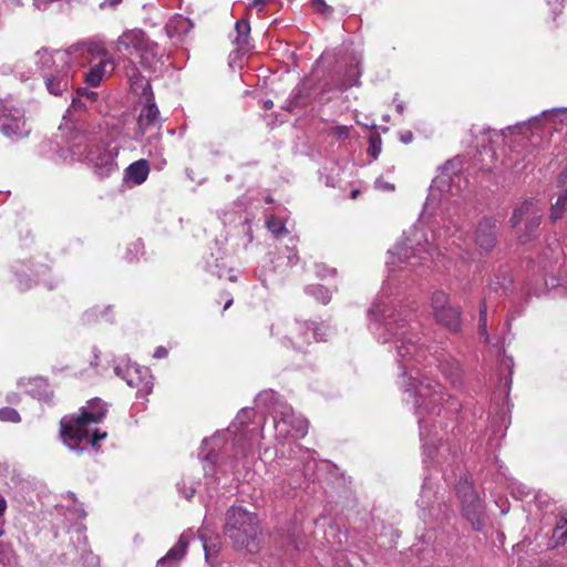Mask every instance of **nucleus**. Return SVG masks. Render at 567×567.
I'll use <instances>...</instances> for the list:
<instances>
[{
  "label": "nucleus",
  "mask_w": 567,
  "mask_h": 567,
  "mask_svg": "<svg viewBox=\"0 0 567 567\" xmlns=\"http://www.w3.org/2000/svg\"><path fill=\"white\" fill-rule=\"evenodd\" d=\"M259 530L257 516L243 506H231L226 512L224 534L237 548H248Z\"/></svg>",
  "instance_id": "1a4fd4ad"
},
{
  "label": "nucleus",
  "mask_w": 567,
  "mask_h": 567,
  "mask_svg": "<svg viewBox=\"0 0 567 567\" xmlns=\"http://www.w3.org/2000/svg\"><path fill=\"white\" fill-rule=\"evenodd\" d=\"M254 409L244 408L225 431L216 432L202 442L199 458L204 471V487L212 496L219 486H230L245 477L250 467V453L262 439L259 423L250 426Z\"/></svg>",
  "instance_id": "f03ea898"
},
{
  "label": "nucleus",
  "mask_w": 567,
  "mask_h": 567,
  "mask_svg": "<svg viewBox=\"0 0 567 567\" xmlns=\"http://www.w3.org/2000/svg\"><path fill=\"white\" fill-rule=\"evenodd\" d=\"M91 105L83 101L82 97L74 95L72 102L63 115L59 130L66 142L74 141L83 136L96 126L86 117V111Z\"/></svg>",
  "instance_id": "4468645a"
},
{
  "label": "nucleus",
  "mask_w": 567,
  "mask_h": 567,
  "mask_svg": "<svg viewBox=\"0 0 567 567\" xmlns=\"http://www.w3.org/2000/svg\"><path fill=\"white\" fill-rule=\"evenodd\" d=\"M276 440L284 445L285 441L298 440L308 433V421L297 415L285 402L276 401L272 406Z\"/></svg>",
  "instance_id": "9b49d317"
},
{
  "label": "nucleus",
  "mask_w": 567,
  "mask_h": 567,
  "mask_svg": "<svg viewBox=\"0 0 567 567\" xmlns=\"http://www.w3.org/2000/svg\"><path fill=\"white\" fill-rule=\"evenodd\" d=\"M542 213V207L533 199L525 200L514 209L511 225L514 229H517L520 243H527L532 239L540 225Z\"/></svg>",
  "instance_id": "2eb2a0df"
},
{
  "label": "nucleus",
  "mask_w": 567,
  "mask_h": 567,
  "mask_svg": "<svg viewBox=\"0 0 567 567\" xmlns=\"http://www.w3.org/2000/svg\"><path fill=\"white\" fill-rule=\"evenodd\" d=\"M553 536L558 540L563 542L567 537V519H564L561 524L557 525L554 529Z\"/></svg>",
  "instance_id": "09e8293b"
},
{
  "label": "nucleus",
  "mask_w": 567,
  "mask_h": 567,
  "mask_svg": "<svg viewBox=\"0 0 567 567\" xmlns=\"http://www.w3.org/2000/svg\"><path fill=\"white\" fill-rule=\"evenodd\" d=\"M351 131V126L347 125H337L332 126L328 130V135L334 137L339 141H344L349 137Z\"/></svg>",
  "instance_id": "a19ab883"
},
{
  "label": "nucleus",
  "mask_w": 567,
  "mask_h": 567,
  "mask_svg": "<svg viewBox=\"0 0 567 567\" xmlns=\"http://www.w3.org/2000/svg\"><path fill=\"white\" fill-rule=\"evenodd\" d=\"M567 208V189L563 190L556 203L551 206L550 218L553 220L559 219Z\"/></svg>",
  "instance_id": "e433bc0d"
},
{
  "label": "nucleus",
  "mask_w": 567,
  "mask_h": 567,
  "mask_svg": "<svg viewBox=\"0 0 567 567\" xmlns=\"http://www.w3.org/2000/svg\"><path fill=\"white\" fill-rule=\"evenodd\" d=\"M197 484L198 482H196L192 476H184L177 484L178 493L185 498L189 499L195 495L197 491Z\"/></svg>",
  "instance_id": "c9c22d12"
},
{
  "label": "nucleus",
  "mask_w": 567,
  "mask_h": 567,
  "mask_svg": "<svg viewBox=\"0 0 567 567\" xmlns=\"http://www.w3.org/2000/svg\"><path fill=\"white\" fill-rule=\"evenodd\" d=\"M233 305V299H228L224 306V310L228 309Z\"/></svg>",
  "instance_id": "774afa93"
},
{
  "label": "nucleus",
  "mask_w": 567,
  "mask_h": 567,
  "mask_svg": "<svg viewBox=\"0 0 567 567\" xmlns=\"http://www.w3.org/2000/svg\"><path fill=\"white\" fill-rule=\"evenodd\" d=\"M478 333L482 338H484L486 343L489 341L487 331V305L485 300H483L480 306Z\"/></svg>",
  "instance_id": "4c0bfd02"
},
{
  "label": "nucleus",
  "mask_w": 567,
  "mask_h": 567,
  "mask_svg": "<svg viewBox=\"0 0 567 567\" xmlns=\"http://www.w3.org/2000/svg\"><path fill=\"white\" fill-rule=\"evenodd\" d=\"M6 509H7V501L3 496H0V517L3 516Z\"/></svg>",
  "instance_id": "052dcab7"
},
{
  "label": "nucleus",
  "mask_w": 567,
  "mask_h": 567,
  "mask_svg": "<svg viewBox=\"0 0 567 567\" xmlns=\"http://www.w3.org/2000/svg\"><path fill=\"white\" fill-rule=\"evenodd\" d=\"M567 109L566 107H555L551 110H545L542 112L540 116L545 120H554L559 118L560 122L564 121V115L566 114Z\"/></svg>",
  "instance_id": "37998d69"
},
{
  "label": "nucleus",
  "mask_w": 567,
  "mask_h": 567,
  "mask_svg": "<svg viewBox=\"0 0 567 567\" xmlns=\"http://www.w3.org/2000/svg\"><path fill=\"white\" fill-rule=\"evenodd\" d=\"M137 56L141 66L150 72L161 71L165 63L164 50H162L155 41L148 43Z\"/></svg>",
  "instance_id": "393cba45"
},
{
  "label": "nucleus",
  "mask_w": 567,
  "mask_h": 567,
  "mask_svg": "<svg viewBox=\"0 0 567 567\" xmlns=\"http://www.w3.org/2000/svg\"><path fill=\"white\" fill-rule=\"evenodd\" d=\"M396 111L399 114H403L404 112V104L402 102L396 104Z\"/></svg>",
  "instance_id": "69168bd1"
},
{
  "label": "nucleus",
  "mask_w": 567,
  "mask_h": 567,
  "mask_svg": "<svg viewBox=\"0 0 567 567\" xmlns=\"http://www.w3.org/2000/svg\"><path fill=\"white\" fill-rule=\"evenodd\" d=\"M546 3L551 8L554 18H556L564 8V0H545Z\"/></svg>",
  "instance_id": "3c124183"
},
{
  "label": "nucleus",
  "mask_w": 567,
  "mask_h": 567,
  "mask_svg": "<svg viewBox=\"0 0 567 567\" xmlns=\"http://www.w3.org/2000/svg\"><path fill=\"white\" fill-rule=\"evenodd\" d=\"M68 143L72 155L89 163L100 177H109L118 169L120 147L103 141L101 126H92L90 132Z\"/></svg>",
  "instance_id": "20e7f679"
},
{
  "label": "nucleus",
  "mask_w": 567,
  "mask_h": 567,
  "mask_svg": "<svg viewBox=\"0 0 567 567\" xmlns=\"http://www.w3.org/2000/svg\"><path fill=\"white\" fill-rule=\"evenodd\" d=\"M274 396V393L272 392H265V393H261L259 395V400H262L264 398H272Z\"/></svg>",
  "instance_id": "338daca9"
},
{
  "label": "nucleus",
  "mask_w": 567,
  "mask_h": 567,
  "mask_svg": "<svg viewBox=\"0 0 567 567\" xmlns=\"http://www.w3.org/2000/svg\"><path fill=\"white\" fill-rule=\"evenodd\" d=\"M420 540H422L423 543H426V544H430L432 542V535L429 534V535H422L420 537Z\"/></svg>",
  "instance_id": "680f3d73"
},
{
  "label": "nucleus",
  "mask_w": 567,
  "mask_h": 567,
  "mask_svg": "<svg viewBox=\"0 0 567 567\" xmlns=\"http://www.w3.org/2000/svg\"><path fill=\"white\" fill-rule=\"evenodd\" d=\"M192 27L193 24L189 19L178 14L168 20L165 25V31L169 39L182 41Z\"/></svg>",
  "instance_id": "a878e982"
},
{
  "label": "nucleus",
  "mask_w": 567,
  "mask_h": 567,
  "mask_svg": "<svg viewBox=\"0 0 567 567\" xmlns=\"http://www.w3.org/2000/svg\"><path fill=\"white\" fill-rule=\"evenodd\" d=\"M330 333L331 329L324 322L295 320L288 324V333L282 336V342L295 350L303 351L312 340L326 341Z\"/></svg>",
  "instance_id": "f8f14e48"
},
{
  "label": "nucleus",
  "mask_w": 567,
  "mask_h": 567,
  "mask_svg": "<svg viewBox=\"0 0 567 567\" xmlns=\"http://www.w3.org/2000/svg\"><path fill=\"white\" fill-rule=\"evenodd\" d=\"M266 226L268 230L277 238L288 231L284 221L275 217L267 218Z\"/></svg>",
  "instance_id": "58836bf2"
},
{
  "label": "nucleus",
  "mask_w": 567,
  "mask_h": 567,
  "mask_svg": "<svg viewBox=\"0 0 567 567\" xmlns=\"http://www.w3.org/2000/svg\"><path fill=\"white\" fill-rule=\"evenodd\" d=\"M168 354V351L165 347H157L154 352V358L164 359Z\"/></svg>",
  "instance_id": "6e6d98bb"
},
{
  "label": "nucleus",
  "mask_w": 567,
  "mask_h": 567,
  "mask_svg": "<svg viewBox=\"0 0 567 567\" xmlns=\"http://www.w3.org/2000/svg\"><path fill=\"white\" fill-rule=\"evenodd\" d=\"M38 61L48 92L59 96L72 85L74 65L69 53L62 50L41 49L37 52Z\"/></svg>",
  "instance_id": "0eeeda50"
},
{
  "label": "nucleus",
  "mask_w": 567,
  "mask_h": 567,
  "mask_svg": "<svg viewBox=\"0 0 567 567\" xmlns=\"http://www.w3.org/2000/svg\"><path fill=\"white\" fill-rule=\"evenodd\" d=\"M416 505L420 511V516L424 520L427 518L435 520L443 519L450 512V505L443 501V496L439 495L435 483L427 476L422 484Z\"/></svg>",
  "instance_id": "dca6fc26"
},
{
  "label": "nucleus",
  "mask_w": 567,
  "mask_h": 567,
  "mask_svg": "<svg viewBox=\"0 0 567 567\" xmlns=\"http://www.w3.org/2000/svg\"><path fill=\"white\" fill-rule=\"evenodd\" d=\"M311 6L316 12L326 17L331 16L333 12L332 7L328 6L324 0H311Z\"/></svg>",
  "instance_id": "a18cd8bd"
},
{
  "label": "nucleus",
  "mask_w": 567,
  "mask_h": 567,
  "mask_svg": "<svg viewBox=\"0 0 567 567\" xmlns=\"http://www.w3.org/2000/svg\"><path fill=\"white\" fill-rule=\"evenodd\" d=\"M361 59L353 56L348 65L343 80L339 84L340 91H346L347 89L359 85V79L361 76L360 70Z\"/></svg>",
  "instance_id": "cd10ccee"
},
{
  "label": "nucleus",
  "mask_w": 567,
  "mask_h": 567,
  "mask_svg": "<svg viewBox=\"0 0 567 567\" xmlns=\"http://www.w3.org/2000/svg\"><path fill=\"white\" fill-rule=\"evenodd\" d=\"M235 38L233 43L240 49H247L250 40V23L246 19L238 20L235 23Z\"/></svg>",
  "instance_id": "7c9ffc66"
},
{
  "label": "nucleus",
  "mask_w": 567,
  "mask_h": 567,
  "mask_svg": "<svg viewBox=\"0 0 567 567\" xmlns=\"http://www.w3.org/2000/svg\"><path fill=\"white\" fill-rule=\"evenodd\" d=\"M63 51L69 53V60L72 61L74 66H85L99 60L85 74V83L91 86L100 85L103 78L115 69L114 59L107 51L104 42L99 38L79 41Z\"/></svg>",
  "instance_id": "423d86ee"
},
{
  "label": "nucleus",
  "mask_w": 567,
  "mask_h": 567,
  "mask_svg": "<svg viewBox=\"0 0 567 567\" xmlns=\"http://www.w3.org/2000/svg\"><path fill=\"white\" fill-rule=\"evenodd\" d=\"M316 274L319 278H327V277H333L337 274V270L334 268H329L328 266L323 264L316 265Z\"/></svg>",
  "instance_id": "de8ad7c7"
},
{
  "label": "nucleus",
  "mask_w": 567,
  "mask_h": 567,
  "mask_svg": "<svg viewBox=\"0 0 567 567\" xmlns=\"http://www.w3.org/2000/svg\"><path fill=\"white\" fill-rule=\"evenodd\" d=\"M272 105H274V103H272V101H271V100H266V101L264 102V109H265V110H270V109L272 107Z\"/></svg>",
  "instance_id": "0e129e2a"
},
{
  "label": "nucleus",
  "mask_w": 567,
  "mask_h": 567,
  "mask_svg": "<svg viewBox=\"0 0 567 567\" xmlns=\"http://www.w3.org/2000/svg\"><path fill=\"white\" fill-rule=\"evenodd\" d=\"M207 271L212 275H215L218 278H226L229 281H236L237 275L233 269H226L225 265H220L218 262V259H215L214 262L207 261L206 262Z\"/></svg>",
  "instance_id": "72a5a7b5"
},
{
  "label": "nucleus",
  "mask_w": 567,
  "mask_h": 567,
  "mask_svg": "<svg viewBox=\"0 0 567 567\" xmlns=\"http://www.w3.org/2000/svg\"><path fill=\"white\" fill-rule=\"evenodd\" d=\"M367 317L377 341L390 344L394 351L404 401L412 405L417 417L423 462L441 466L446 482L460 472L456 494L462 514L474 530H482L486 520L484 504L472 482L462 476L463 442L457 426L462 405L441 383L422 372L435 365L453 388H460L463 378L460 362L421 342L412 326L413 302L406 301L398 287H382Z\"/></svg>",
  "instance_id": "f257e3e1"
},
{
  "label": "nucleus",
  "mask_w": 567,
  "mask_h": 567,
  "mask_svg": "<svg viewBox=\"0 0 567 567\" xmlns=\"http://www.w3.org/2000/svg\"><path fill=\"white\" fill-rule=\"evenodd\" d=\"M412 140H413V134L411 132H406L405 134H403L401 136V142L404 143V144L411 143Z\"/></svg>",
  "instance_id": "bf43d9fd"
},
{
  "label": "nucleus",
  "mask_w": 567,
  "mask_h": 567,
  "mask_svg": "<svg viewBox=\"0 0 567 567\" xmlns=\"http://www.w3.org/2000/svg\"><path fill=\"white\" fill-rule=\"evenodd\" d=\"M150 174V165L146 159H138L125 169V179L134 185L143 184Z\"/></svg>",
  "instance_id": "bb28decb"
},
{
  "label": "nucleus",
  "mask_w": 567,
  "mask_h": 567,
  "mask_svg": "<svg viewBox=\"0 0 567 567\" xmlns=\"http://www.w3.org/2000/svg\"><path fill=\"white\" fill-rule=\"evenodd\" d=\"M209 516H210L209 509H207V516L205 517L204 525H203L202 529L199 530V538L203 543V547L205 550V558L207 561H209V558L213 554H216L218 551V546L215 543L208 544V538H207L206 532H208L210 529V526L213 525V523L210 522L212 518Z\"/></svg>",
  "instance_id": "473e14b6"
},
{
  "label": "nucleus",
  "mask_w": 567,
  "mask_h": 567,
  "mask_svg": "<svg viewBox=\"0 0 567 567\" xmlns=\"http://www.w3.org/2000/svg\"><path fill=\"white\" fill-rule=\"evenodd\" d=\"M496 220L483 218L475 229L474 243L481 251L488 252L496 245Z\"/></svg>",
  "instance_id": "5701e85b"
},
{
  "label": "nucleus",
  "mask_w": 567,
  "mask_h": 567,
  "mask_svg": "<svg viewBox=\"0 0 567 567\" xmlns=\"http://www.w3.org/2000/svg\"><path fill=\"white\" fill-rule=\"evenodd\" d=\"M501 365H502L504 369H507V370H508V372H509V374H512L513 367H514L513 358H511V357H504V358L502 359Z\"/></svg>",
  "instance_id": "5fc2aeb1"
},
{
  "label": "nucleus",
  "mask_w": 567,
  "mask_h": 567,
  "mask_svg": "<svg viewBox=\"0 0 567 567\" xmlns=\"http://www.w3.org/2000/svg\"><path fill=\"white\" fill-rule=\"evenodd\" d=\"M114 373L124 380L128 386L135 388L138 396H146L153 390V377L145 367H140L130 361H121L114 367Z\"/></svg>",
  "instance_id": "a211bd4d"
},
{
  "label": "nucleus",
  "mask_w": 567,
  "mask_h": 567,
  "mask_svg": "<svg viewBox=\"0 0 567 567\" xmlns=\"http://www.w3.org/2000/svg\"><path fill=\"white\" fill-rule=\"evenodd\" d=\"M453 224V229L450 225H445L444 229L432 233V239L435 241L436 248H444L452 255H455L463 260L465 257L462 255L463 245L465 244L464 231L453 220L444 219V224Z\"/></svg>",
  "instance_id": "aec40b11"
},
{
  "label": "nucleus",
  "mask_w": 567,
  "mask_h": 567,
  "mask_svg": "<svg viewBox=\"0 0 567 567\" xmlns=\"http://www.w3.org/2000/svg\"><path fill=\"white\" fill-rule=\"evenodd\" d=\"M433 259L434 249L431 247L427 235L421 226L415 225L402 241L389 250L386 267L390 271L405 269L416 271L421 266L430 267Z\"/></svg>",
  "instance_id": "39448f33"
},
{
  "label": "nucleus",
  "mask_w": 567,
  "mask_h": 567,
  "mask_svg": "<svg viewBox=\"0 0 567 567\" xmlns=\"http://www.w3.org/2000/svg\"><path fill=\"white\" fill-rule=\"evenodd\" d=\"M287 259H288V265L295 266L297 264V261H298L297 252H295L292 250H289V252L287 255Z\"/></svg>",
  "instance_id": "4d7b16f0"
},
{
  "label": "nucleus",
  "mask_w": 567,
  "mask_h": 567,
  "mask_svg": "<svg viewBox=\"0 0 567 567\" xmlns=\"http://www.w3.org/2000/svg\"><path fill=\"white\" fill-rule=\"evenodd\" d=\"M7 400L9 403L17 404L20 402V395L16 392H11L7 395Z\"/></svg>",
  "instance_id": "13d9d810"
},
{
  "label": "nucleus",
  "mask_w": 567,
  "mask_h": 567,
  "mask_svg": "<svg viewBox=\"0 0 567 567\" xmlns=\"http://www.w3.org/2000/svg\"><path fill=\"white\" fill-rule=\"evenodd\" d=\"M306 293L313 297L318 302L327 305L331 300V291L322 285H310L306 287Z\"/></svg>",
  "instance_id": "f704fd0d"
},
{
  "label": "nucleus",
  "mask_w": 567,
  "mask_h": 567,
  "mask_svg": "<svg viewBox=\"0 0 567 567\" xmlns=\"http://www.w3.org/2000/svg\"><path fill=\"white\" fill-rule=\"evenodd\" d=\"M27 392L39 401L49 402L52 399L50 385L43 378H34L30 380Z\"/></svg>",
  "instance_id": "c85d7f7f"
},
{
  "label": "nucleus",
  "mask_w": 567,
  "mask_h": 567,
  "mask_svg": "<svg viewBox=\"0 0 567 567\" xmlns=\"http://www.w3.org/2000/svg\"><path fill=\"white\" fill-rule=\"evenodd\" d=\"M75 95L82 97L83 101L87 102L90 105H92L97 100V93L86 87H79L75 92Z\"/></svg>",
  "instance_id": "c03bdc74"
},
{
  "label": "nucleus",
  "mask_w": 567,
  "mask_h": 567,
  "mask_svg": "<svg viewBox=\"0 0 567 567\" xmlns=\"http://www.w3.org/2000/svg\"><path fill=\"white\" fill-rule=\"evenodd\" d=\"M454 167V161H447L440 167V174L433 178L430 186L422 216L433 214L436 208L446 212L451 209V198L460 193V182L462 181V176L453 171Z\"/></svg>",
  "instance_id": "6e6552de"
},
{
  "label": "nucleus",
  "mask_w": 567,
  "mask_h": 567,
  "mask_svg": "<svg viewBox=\"0 0 567 567\" xmlns=\"http://www.w3.org/2000/svg\"><path fill=\"white\" fill-rule=\"evenodd\" d=\"M153 40L141 29L125 30L114 42L117 53H124L130 50L138 55Z\"/></svg>",
  "instance_id": "4be33fe9"
},
{
  "label": "nucleus",
  "mask_w": 567,
  "mask_h": 567,
  "mask_svg": "<svg viewBox=\"0 0 567 567\" xmlns=\"http://www.w3.org/2000/svg\"><path fill=\"white\" fill-rule=\"evenodd\" d=\"M106 415L105 404L100 399H92L83 406L79 415L64 416L60 422V435L63 444L78 454L91 445L99 449V442L107 436L105 431L91 430V425L102 422Z\"/></svg>",
  "instance_id": "7ed1b4c3"
},
{
  "label": "nucleus",
  "mask_w": 567,
  "mask_h": 567,
  "mask_svg": "<svg viewBox=\"0 0 567 567\" xmlns=\"http://www.w3.org/2000/svg\"><path fill=\"white\" fill-rule=\"evenodd\" d=\"M241 228L247 237V244H250L254 239V236L251 225L247 216L244 218V221L241 223Z\"/></svg>",
  "instance_id": "603ef678"
},
{
  "label": "nucleus",
  "mask_w": 567,
  "mask_h": 567,
  "mask_svg": "<svg viewBox=\"0 0 567 567\" xmlns=\"http://www.w3.org/2000/svg\"><path fill=\"white\" fill-rule=\"evenodd\" d=\"M374 187L379 190L383 192H393L394 185L388 182H384L382 178H377L374 182Z\"/></svg>",
  "instance_id": "864d4df0"
},
{
  "label": "nucleus",
  "mask_w": 567,
  "mask_h": 567,
  "mask_svg": "<svg viewBox=\"0 0 567 567\" xmlns=\"http://www.w3.org/2000/svg\"><path fill=\"white\" fill-rule=\"evenodd\" d=\"M32 131L23 107L0 101V133L12 142L27 138Z\"/></svg>",
  "instance_id": "ddd939ff"
},
{
  "label": "nucleus",
  "mask_w": 567,
  "mask_h": 567,
  "mask_svg": "<svg viewBox=\"0 0 567 567\" xmlns=\"http://www.w3.org/2000/svg\"><path fill=\"white\" fill-rule=\"evenodd\" d=\"M138 131L141 134H145L147 131L155 130L156 133L154 136H152L147 144L144 146L146 148V152L150 156L153 155H161L162 154V146H161V140L158 131L162 127V120L159 110L154 101L153 94H150L146 97V103L141 110V113L138 115L137 120Z\"/></svg>",
  "instance_id": "f3484780"
},
{
  "label": "nucleus",
  "mask_w": 567,
  "mask_h": 567,
  "mask_svg": "<svg viewBox=\"0 0 567 567\" xmlns=\"http://www.w3.org/2000/svg\"><path fill=\"white\" fill-rule=\"evenodd\" d=\"M369 153L371 154V156L374 159L378 158L379 154L381 153V140L380 138H371L370 140Z\"/></svg>",
  "instance_id": "8fccbe9b"
},
{
  "label": "nucleus",
  "mask_w": 567,
  "mask_h": 567,
  "mask_svg": "<svg viewBox=\"0 0 567 567\" xmlns=\"http://www.w3.org/2000/svg\"><path fill=\"white\" fill-rule=\"evenodd\" d=\"M133 540H134V543L136 545H141L144 542V538L141 535L137 534V535L134 536Z\"/></svg>",
  "instance_id": "e2e57ef3"
},
{
  "label": "nucleus",
  "mask_w": 567,
  "mask_h": 567,
  "mask_svg": "<svg viewBox=\"0 0 567 567\" xmlns=\"http://www.w3.org/2000/svg\"><path fill=\"white\" fill-rule=\"evenodd\" d=\"M289 463L284 464V476L278 477V484L288 482L290 488L301 487L315 468L312 452L297 442H291L288 451Z\"/></svg>",
  "instance_id": "9d476101"
},
{
  "label": "nucleus",
  "mask_w": 567,
  "mask_h": 567,
  "mask_svg": "<svg viewBox=\"0 0 567 567\" xmlns=\"http://www.w3.org/2000/svg\"><path fill=\"white\" fill-rule=\"evenodd\" d=\"M143 252H144L143 241L141 239H137L127 247L125 258L128 261H133V260L137 259L140 257V255H143Z\"/></svg>",
  "instance_id": "ea45409f"
},
{
  "label": "nucleus",
  "mask_w": 567,
  "mask_h": 567,
  "mask_svg": "<svg viewBox=\"0 0 567 567\" xmlns=\"http://www.w3.org/2000/svg\"><path fill=\"white\" fill-rule=\"evenodd\" d=\"M0 420L2 422L19 423L21 421L20 414L13 408L0 409Z\"/></svg>",
  "instance_id": "79ce46f5"
},
{
  "label": "nucleus",
  "mask_w": 567,
  "mask_h": 567,
  "mask_svg": "<svg viewBox=\"0 0 567 567\" xmlns=\"http://www.w3.org/2000/svg\"><path fill=\"white\" fill-rule=\"evenodd\" d=\"M511 282V279L503 275L502 277H496L495 280L491 281L489 287L495 291H498L499 289L506 291Z\"/></svg>",
  "instance_id": "49530a36"
},
{
  "label": "nucleus",
  "mask_w": 567,
  "mask_h": 567,
  "mask_svg": "<svg viewBox=\"0 0 567 567\" xmlns=\"http://www.w3.org/2000/svg\"><path fill=\"white\" fill-rule=\"evenodd\" d=\"M78 534V545L76 549L80 553L81 559L83 564L87 567H97L100 564V558L92 553V550L87 547V537L81 530L76 529Z\"/></svg>",
  "instance_id": "c756f323"
},
{
  "label": "nucleus",
  "mask_w": 567,
  "mask_h": 567,
  "mask_svg": "<svg viewBox=\"0 0 567 567\" xmlns=\"http://www.w3.org/2000/svg\"><path fill=\"white\" fill-rule=\"evenodd\" d=\"M13 274L17 280V287L20 290H27L32 286V277L38 282L45 285L49 289H53L58 285V280H47L44 276L49 271V268L41 265L37 269H31L29 264L18 261L12 266Z\"/></svg>",
  "instance_id": "412c9836"
},
{
  "label": "nucleus",
  "mask_w": 567,
  "mask_h": 567,
  "mask_svg": "<svg viewBox=\"0 0 567 567\" xmlns=\"http://www.w3.org/2000/svg\"><path fill=\"white\" fill-rule=\"evenodd\" d=\"M111 307H104L103 309L100 306H94L82 315V321L84 324H93L95 322H99L100 320H105L107 322L112 321V318L110 317Z\"/></svg>",
  "instance_id": "2f4dec72"
},
{
  "label": "nucleus",
  "mask_w": 567,
  "mask_h": 567,
  "mask_svg": "<svg viewBox=\"0 0 567 567\" xmlns=\"http://www.w3.org/2000/svg\"><path fill=\"white\" fill-rule=\"evenodd\" d=\"M431 307L435 320L449 329L451 332H457L461 328V311L450 303L449 295L436 290L431 297Z\"/></svg>",
  "instance_id": "6ab92c4d"
},
{
  "label": "nucleus",
  "mask_w": 567,
  "mask_h": 567,
  "mask_svg": "<svg viewBox=\"0 0 567 567\" xmlns=\"http://www.w3.org/2000/svg\"><path fill=\"white\" fill-rule=\"evenodd\" d=\"M190 538L192 534L184 532L166 555L158 559L157 567H179L181 561L187 553Z\"/></svg>",
  "instance_id": "b1692460"
}]
</instances>
